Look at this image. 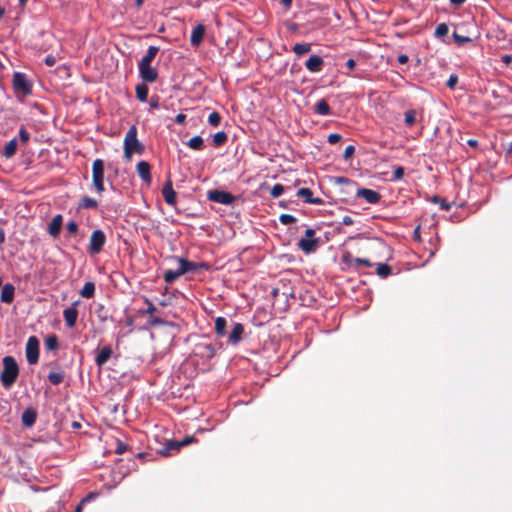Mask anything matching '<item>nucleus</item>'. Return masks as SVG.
I'll use <instances>...</instances> for the list:
<instances>
[{
	"label": "nucleus",
	"mask_w": 512,
	"mask_h": 512,
	"mask_svg": "<svg viewBox=\"0 0 512 512\" xmlns=\"http://www.w3.org/2000/svg\"><path fill=\"white\" fill-rule=\"evenodd\" d=\"M207 198L212 202L224 205H230L235 200V196L231 193L217 189L208 191Z\"/></svg>",
	"instance_id": "7"
},
{
	"label": "nucleus",
	"mask_w": 512,
	"mask_h": 512,
	"mask_svg": "<svg viewBox=\"0 0 512 512\" xmlns=\"http://www.w3.org/2000/svg\"><path fill=\"white\" fill-rule=\"evenodd\" d=\"M128 446L124 442L118 440L116 443L115 453L123 454L127 450Z\"/></svg>",
	"instance_id": "52"
},
{
	"label": "nucleus",
	"mask_w": 512,
	"mask_h": 512,
	"mask_svg": "<svg viewBox=\"0 0 512 512\" xmlns=\"http://www.w3.org/2000/svg\"><path fill=\"white\" fill-rule=\"evenodd\" d=\"M417 112L413 109L407 110L404 113V122L407 126L411 127L416 123Z\"/></svg>",
	"instance_id": "38"
},
{
	"label": "nucleus",
	"mask_w": 512,
	"mask_h": 512,
	"mask_svg": "<svg viewBox=\"0 0 512 512\" xmlns=\"http://www.w3.org/2000/svg\"><path fill=\"white\" fill-rule=\"evenodd\" d=\"M458 83V76L456 74H451L449 79L446 82V86L449 89H454Z\"/></svg>",
	"instance_id": "49"
},
{
	"label": "nucleus",
	"mask_w": 512,
	"mask_h": 512,
	"mask_svg": "<svg viewBox=\"0 0 512 512\" xmlns=\"http://www.w3.org/2000/svg\"><path fill=\"white\" fill-rule=\"evenodd\" d=\"M113 354L112 347L110 345L103 346L99 349L95 356V364L98 367H103Z\"/></svg>",
	"instance_id": "15"
},
{
	"label": "nucleus",
	"mask_w": 512,
	"mask_h": 512,
	"mask_svg": "<svg viewBox=\"0 0 512 512\" xmlns=\"http://www.w3.org/2000/svg\"><path fill=\"white\" fill-rule=\"evenodd\" d=\"M95 294V284L93 282H86L83 288L80 290V295L83 298L90 299Z\"/></svg>",
	"instance_id": "30"
},
{
	"label": "nucleus",
	"mask_w": 512,
	"mask_h": 512,
	"mask_svg": "<svg viewBox=\"0 0 512 512\" xmlns=\"http://www.w3.org/2000/svg\"><path fill=\"white\" fill-rule=\"evenodd\" d=\"M162 195H163L165 202L168 205L174 206L176 204V202H177L176 192L173 189V184L170 179H168L165 182V184L162 188Z\"/></svg>",
	"instance_id": "13"
},
{
	"label": "nucleus",
	"mask_w": 512,
	"mask_h": 512,
	"mask_svg": "<svg viewBox=\"0 0 512 512\" xmlns=\"http://www.w3.org/2000/svg\"><path fill=\"white\" fill-rule=\"evenodd\" d=\"M449 1L455 7H459L466 2V0H449Z\"/></svg>",
	"instance_id": "62"
},
{
	"label": "nucleus",
	"mask_w": 512,
	"mask_h": 512,
	"mask_svg": "<svg viewBox=\"0 0 512 512\" xmlns=\"http://www.w3.org/2000/svg\"><path fill=\"white\" fill-rule=\"evenodd\" d=\"M44 62L47 66L52 67L55 65L56 59L53 55H47Z\"/></svg>",
	"instance_id": "56"
},
{
	"label": "nucleus",
	"mask_w": 512,
	"mask_h": 512,
	"mask_svg": "<svg viewBox=\"0 0 512 512\" xmlns=\"http://www.w3.org/2000/svg\"><path fill=\"white\" fill-rule=\"evenodd\" d=\"M453 37H454L455 42L458 43L459 45H463L465 43L471 42V40H472L470 37L460 35L457 32L453 33Z\"/></svg>",
	"instance_id": "45"
},
{
	"label": "nucleus",
	"mask_w": 512,
	"mask_h": 512,
	"mask_svg": "<svg viewBox=\"0 0 512 512\" xmlns=\"http://www.w3.org/2000/svg\"><path fill=\"white\" fill-rule=\"evenodd\" d=\"M2 361L3 370L0 379L3 387L9 389L19 376V366L12 356H5Z\"/></svg>",
	"instance_id": "2"
},
{
	"label": "nucleus",
	"mask_w": 512,
	"mask_h": 512,
	"mask_svg": "<svg viewBox=\"0 0 512 512\" xmlns=\"http://www.w3.org/2000/svg\"><path fill=\"white\" fill-rule=\"evenodd\" d=\"M13 85L15 89L21 90L25 94H29L31 92V85L26 76L22 73L17 72L14 74Z\"/></svg>",
	"instance_id": "16"
},
{
	"label": "nucleus",
	"mask_w": 512,
	"mask_h": 512,
	"mask_svg": "<svg viewBox=\"0 0 512 512\" xmlns=\"http://www.w3.org/2000/svg\"><path fill=\"white\" fill-rule=\"evenodd\" d=\"M312 194L313 193L309 188H300L297 191V195L300 197H304L306 203L316 204V205H320L323 203V200L321 198H313Z\"/></svg>",
	"instance_id": "23"
},
{
	"label": "nucleus",
	"mask_w": 512,
	"mask_h": 512,
	"mask_svg": "<svg viewBox=\"0 0 512 512\" xmlns=\"http://www.w3.org/2000/svg\"><path fill=\"white\" fill-rule=\"evenodd\" d=\"M17 147L18 143L16 138L11 139L8 143H6L2 155L7 159L12 158L17 152Z\"/></svg>",
	"instance_id": "24"
},
{
	"label": "nucleus",
	"mask_w": 512,
	"mask_h": 512,
	"mask_svg": "<svg viewBox=\"0 0 512 512\" xmlns=\"http://www.w3.org/2000/svg\"><path fill=\"white\" fill-rule=\"evenodd\" d=\"M355 259H356V257H353L350 252H345L341 257L342 263L345 264L348 269L356 270Z\"/></svg>",
	"instance_id": "35"
},
{
	"label": "nucleus",
	"mask_w": 512,
	"mask_h": 512,
	"mask_svg": "<svg viewBox=\"0 0 512 512\" xmlns=\"http://www.w3.org/2000/svg\"><path fill=\"white\" fill-rule=\"evenodd\" d=\"M66 229L70 235H76L78 232V224L75 221H70L66 224Z\"/></svg>",
	"instance_id": "47"
},
{
	"label": "nucleus",
	"mask_w": 512,
	"mask_h": 512,
	"mask_svg": "<svg viewBox=\"0 0 512 512\" xmlns=\"http://www.w3.org/2000/svg\"><path fill=\"white\" fill-rule=\"evenodd\" d=\"M356 197L365 199L370 204H376L381 199V194L368 188H359L356 191Z\"/></svg>",
	"instance_id": "11"
},
{
	"label": "nucleus",
	"mask_w": 512,
	"mask_h": 512,
	"mask_svg": "<svg viewBox=\"0 0 512 512\" xmlns=\"http://www.w3.org/2000/svg\"><path fill=\"white\" fill-rule=\"evenodd\" d=\"M208 122L211 126L217 127L221 122V115L218 112L213 111L208 116Z\"/></svg>",
	"instance_id": "42"
},
{
	"label": "nucleus",
	"mask_w": 512,
	"mask_h": 512,
	"mask_svg": "<svg viewBox=\"0 0 512 512\" xmlns=\"http://www.w3.org/2000/svg\"><path fill=\"white\" fill-rule=\"evenodd\" d=\"M279 220L284 225H289L297 221V219L291 214H281Z\"/></svg>",
	"instance_id": "44"
},
{
	"label": "nucleus",
	"mask_w": 512,
	"mask_h": 512,
	"mask_svg": "<svg viewBox=\"0 0 512 512\" xmlns=\"http://www.w3.org/2000/svg\"><path fill=\"white\" fill-rule=\"evenodd\" d=\"M305 67L312 73H318L324 67V60L319 55H311L305 62Z\"/></svg>",
	"instance_id": "17"
},
{
	"label": "nucleus",
	"mask_w": 512,
	"mask_h": 512,
	"mask_svg": "<svg viewBox=\"0 0 512 512\" xmlns=\"http://www.w3.org/2000/svg\"><path fill=\"white\" fill-rule=\"evenodd\" d=\"M342 139V136L338 133H331L328 135V142L330 144H336Z\"/></svg>",
	"instance_id": "53"
},
{
	"label": "nucleus",
	"mask_w": 512,
	"mask_h": 512,
	"mask_svg": "<svg viewBox=\"0 0 512 512\" xmlns=\"http://www.w3.org/2000/svg\"><path fill=\"white\" fill-rule=\"evenodd\" d=\"M293 51L298 55H304L311 51L310 43H296L293 47Z\"/></svg>",
	"instance_id": "36"
},
{
	"label": "nucleus",
	"mask_w": 512,
	"mask_h": 512,
	"mask_svg": "<svg viewBox=\"0 0 512 512\" xmlns=\"http://www.w3.org/2000/svg\"><path fill=\"white\" fill-rule=\"evenodd\" d=\"M205 349L207 350L208 355H209L210 357L214 356V355H215V353H216L215 348H214L212 345H210V344H209V345H206V346H205Z\"/></svg>",
	"instance_id": "61"
},
{
	"label": "nucleus",
	"mask_w": 512,
	"mask_h": 512,
	"mask_svg": "<svg viewBox=\"0 0 512 512\" xmlns=\"http://www.w3.org/2000/svg\"><path fill=\"white\" fill-rule=\"evenodd\" d=\"M316 231L312 228L305 230V237L299 239L297 246L305 254L314 253L320 244V239L315 238Z\"/></svg>",
	"instance_id": "4"
},
{
	"label": "nucleus",
	"mask_w": 512,
	"mask_h": 512,
	"mask_svg": "<svg viewBox=\"0 0 512 512\" xmlns=\"http://www.w3.org/2000/svg\"><path fill=\"white\" fill-rule=\"evenodd\" d=\"M139 74L144 82H155L158 78V72L151 65H138Z\"/></svg>",
	"instance_id": "12"
},
{
	"label": "nucleus",
	"mask_w": 512,
	"mask_h": 512,
	"mask_svg": "<svg viewBox=\"0 0 512 512\" xmlns=\"http://www.w3.org/2000/svg\"><path fill=\"white\" fill-rule=\"evenodd\" d=\"M26 359L29 364H36L39 360V340L36 336H30L26 342Z\"/></svg>",
	"instance_id": "6"
},
{
	"label": "nucleus",
	"mask_w": 512,
	"mask_h": 512,
	"mask_svg": "<svg viewBox=\"0 0 512 512\" xmlns=\"http://www.w3.org/2000/svg\"><path fill=\"white\" fill-rule=\"evenodd\" d=\"M19 138L22 143H27L30 139V133L24 126H21L19 129Z\"/></svg>",
	"instance_id": "46"
},
{
	"label": "nucleus",
	"mask_w": 512,
	"mask_h": 512,
	"mask_svg": "<svg viewBox=\"0 0 512 512\" xmlns=\"http://www.w3.org/2000/svg\"><path fill=\"white\" fill-rule=\"evenodd\" d=\"M355 262H356V270L360 266H365V267H371L372 266V263L370 262V260L365 259V258H356Z\"/></svg>",
	"instance_id": "50"
},
{
	"label": "nucleus",
	"mask_w": 512,
	"mask_h": 512,
	"mask_svg": "<svg viewBox=\"0 0 512 512\" xmlns=\"http://www.w3.org/2000/svg\"><path fill=\"white\" fill-rule=\"evenodd\" d=\"M136 97L141 102H146L148 98V87L146 84L141 83L136 86Z\"/></svg>",
	"instance_id": "32"
},
{
	"label": "nucleus",
	"mask_w": 512,
	"mask_h": 512,
	"mask_svg": "<svg viewBox=\"0 0 512 512\" xmlns=\"http://www.w3.org/2000/svg\"><path fill=\"white\" fill-rule=\"evenodd\" d=\"M187 145H188L191 149H193V150H202V149H203V147H204V140H203V138H202L201 136H198V135H197V136L192 137V138L188 141Z\"/></svg>",
	"instance_id": "33"
},
{
	"label": "nucleus",
	"mask_w": 512,
	"mask_h": 512,
	"mask_svg": "<svg viewBox=\"0 0 512 512\" xmlns=\"http://www.w3.org/2000/svg\"><path fill=\"white\" fill-rule=\"evenodd\" d=\"M98 201L90 196H83L78 204V209H97Z\"/></svg>",
	"instance_id": "25"
},
{
	"label": "nucleus",
	"mask_w": 512,
	"mask_h": 512,
	"mask_svg": "<svg viewBox=\"0 0 512 512\" xmlns=\"http://www.w3.org/2000/svg\"><path fill=\"white\" fill-rule=\"evenodd\" d=\"M177 260L180 265V273H183V275L187 272H197L200 268L208 269V265L203 262L197 263V262L189 261L184 258H178Z\"/></svg>",
	"instance_id": "9"
},
{
	"label": "nucleus",
	"mask_w": 512,
	"mask_h": 512,
	"mask_svg": "<svg viewBox=\"0 0 512 512\" xmlns=\"http://www.w3.org/2000/svg\"><path fill=\"white\" fill-rule=\"evenodd\" d=\"M283 192H284V186L282 184H275L270 191V195L273 198H278L279 196L282 195Z\"/></svg>",
	"instance_id": "43"
},
{
	"label": "nucleus",
	"mask_w": 512,
	"mask_h": 512,
	"mask_svg": "<svg viewBox=\"0 0 512 512\" xmlns=\"http://www.w3.org/2000/svg\"><path fill=\"white\" fill-rule=\"evenodd\" d=\"M136 171L138 173V176L141 178V180L146 183L147 185H150L152 182V176H151V166L147 161H139L136 165Z\"/></svg>",
	"instance_id": "10"
},
{
	"label": "nucleus",
	"mask_w": 512,
	"mask_h": 512,
	"mask_svg": "<svg viewBox=\"0 0 512 512\" xmlns=\"http://www.w3.org/2000/svg\"><path fill=\"white\" fill-rule=\"evenodd\" d=\"M337 183L349 184L351 181L345 177H339L336 180Z\"/></svg>",
	"instance_id": "64"
},
{
	"label": "nucleus",
	"mask_w": 512,
	"mask_h": 512,
	"mask_svg": "<svg viewBox=\"0 0 512 512\" xmlns=\"http://www.w3.org/2000/svg\"><path fill=\"white\" fill-rule=\"evenodd\" d=\"M392 273V268L390 265L385 263H380L377 266V274L382 277L386 278Z\"/></svg>",
	"instance_id": "39"
},
{
	"label": "nucleus",
	"mask_w": 512,
	"mask_h": 512,
	"mask_svg": "<svg viewBox=\"0 0 512 512\" xmlns=\"http://www.w3.org/2000/svg\"><path fill=\"white\" fill-rule=\"evenodd\" d=\"M92 498V495H88L86 496L85 498H83L80 503L76 506L75 508V512H82V509H83V505L89 501L90 499Z\"/></svg>",
	"instance_id": "55"
},
{
	"label": "nucleus",
	"mask_w": 512,
	"mask_h": 512,
	"mask_svg": "<svg viewBox=\"0 0 512 512\" xmlns=\"http://www.w3.org/2000/svg\"><path fill=\"white\" fill-rule=\"evenodd\" d=\"M183 273H180V267L177 270H167L163 275V279L166 283L171 284L175 282Z\"/></svg>",
	"instance_id": "31"
},
{
	"label": "nucleus",
	"mask_w": 512,
	"mask_h": 512,
	"mask_svg": "<svg viewBox=\"0 0 512 512\" xmlns=\"http://www.w3.org/2000/svg\"><path fill=\"white\" fill-rule=\"evenodd\" d=\"M467 144L472 148L478 147V141L476 139H468Z\"/></svg>",
	"instance_id": "63"
},
{
	"label": "nucleus",
	"mask_w": 512,
	"mask_h": 512,
	"mask_svg": "<svg viewBox=\"0 0 512 512\" xmlns=\"http://www.w3.org/2000/svg\"><path fill=\"white\" fill-rule=\"evenodd\" d=\"M48 380L53 385H59L64 380V373L62 371H51L48 374Z\"/></svg>",
	"instance_id": "34"
},
{
	"label": "nucleus",
	"mask_w": 512,
	"mask_h": 512,
	"mask_svg": "<svg viewBox=\"0 0 512 512\" xmlns=\"http://www.w3.org/2000/svg\"><path fill=\"white\" fill-rule=\"evenodd\" d=\"M62 224H63L62 215L61 214L55 215L48 225V229H47L48 233L54 238L58 237L61 232Z\"/></svg>",
	"instance_id": "20"
},
{
	"label": "nucleus",
	"mask_w": 512,
	"mask_h": 512,
	"mask_svg": "<svg viewBox=\"0 0 512 512\" xmlns=\"http://www.w3.org/2000/svg\"><path fill=\"white\" fill-rule=\"evenodd\" d=\"M397 60L400 64H406L408 62L409 58L406 54H400L398 56Z\"/></svg>",
	"instance_id": "60"
},
{
	"label": "nucleus",
	"mask_w": 512,
	"mask_h": 512,
	"mask_svg": "<svg viewBox=\"0 0 512 512\" xmlns=\"http://www.w3.org/2000/svg\"><path fill=\"white\" fill-rule=\"evenodd\" d=\"M227 320L224 317H217L215 319V333L218 337L226 335Z\"/></svg>",
	"instance_id": "28"
},
{
	"label": "nucleus",
	"mask_w": 512,
	"mask_h": 512,
	"mask_svg": "<svg viewBox=\"0 0 512 512\" xmlns=\"http://www.w3.org/2000/svg\"><path fill=\"white\" fill-rule=\"evenodd\" d=\"M404 176V168L402 166H397L392 175V180H400Z\"/></svg>",
	"instance_id": "48"
},
{
	"label": "nucleus",
	"mask_w": 512,
	"mask_h": 512,
	"mask_svg": "<svg viewBox=\"0 0 512 512\" xmlns=\"http://www.w3.org/2000/svg\"><path fill=\"white\" fill-rule=\"evenodd\" d=\"M205 31V26L200 23L193 28L190 36V43L192 46L198 47L203 42Z\"/></svg>",
	"instance_id": "19"
},
{
	"label": "nucleus",
	"mask_w": 512,
	"mask_h": 512,
	"mask_svg": "<svg viewBox=\"0 0 512 512\" xmlns=\"http://www.w3.org/2000/svg\"><path fill=\"white\" fill-rule=\"evenodd\" d=\"M158 51L159 48L157 46H150L138 65H151V62L156 57Z\"/></svg>",
	"instance_id": "26"
},
{
	"label": "nucleus",
	"mask_w": 512,
	"mask_h": 512,
	"mask_svg": "<svg viewBox=\"0 0 512 512\" xmlns=\"http://www.w3.org/2000/svg\"><path fill=\"white\" fill-rule=\"evenodd\" d=\"M449 32V28L447 26L446 23H440L437 25L436 29H435V36L436 37H444L448 34Z\"/></svg>",
	"instance_id": "41"
},
{
	"label": "nucleus",
	"mask_w": 512,
	"mask_h": 512,
	"mask_svg": "<svg viewBox=\"0 0 512 512\" xmlns=\"http://www.w3.org/2000/svg\"><path fill=\"white\" fill-rule=\"evenodd\" d=\"M244 334V326L241 323H233L232 330L228 334V343L236 346L242 340Z\"/></svg>",
	"instance_id": "14"
},
{
	"label": "nucleus",
	"mask_w": 512,
	"mask_h": 512,
	"mask_svg": "<svg viewBox=\"0 0 512 512\" xmlns=\"http://www.w3.org/2000/svg\"><path fill=\"white\" fill-rule=\"evenodd\" d=\"M145 303L147 304V309L145 311L146 314H149V315H152L156 312V307L154 306V304L149 300V299H145Z\"/></svg>",
	"instance_id": "54"
},
{
	"label": "nucleus",
	"mask_w": 512,
	"mask_h": 512,
	"mask_svg": "<svg viewBox=\"0 0 512 512\" xmlns=\"http://www.w3.org/2000/svg\"><path fill=\"white\" fill-rule=\"evenodd\" d=\"M353 223H354V220H353V218L351 216L345 215L342 218V224L343 225L349 226V225H352Z\"/></svg>",
	"instance_id": "57"
},
{
	"label": "nucleus",
	"mask_w": 512,
	"mask_h": 512,
	"mask_svg": "<svg viewBox=\"0 0 512 512\" xmlns=\"http://www.w3.org/2000/svg\"><path fill=\"white\" fill-rule=\"evenodd\" d=\"M15 288L12 284L7 283L2 287L0 300L3 303L10 304L14 300Z\"/></svg>",
	"instance_id": "21"
},
{
	"label": "nucleus",
	"mask_w": 512,
	"mask_h": 512,
	"mask_svg": "<svg viewBox=\"0 0 512 512\" xmlns=\"http://www.w3.org/2000/svg\"><path fill=\"white\" fill-rule=\"evenodd\" d=\"M79 304H80V301L76 300V301H74L72 303V305L70 307L66 308L63 311V317H64L65 325L68 328H74L75 325H76L77 318H78L77 306Z\"/></svg>",
	"instance_id": "8"
},
{
	"label": "nucleus",
	"mask_w": 512,
	"mask_h": 512,
	"mask_svg": "<svg viewBox=\"0 0 512 512\" xmlns=\"http://www.w3.org/2000/svg\"><path fill=\"white\" fill-rule=\"evenodd\" d=\"M137 128L132 125L125 134L123 141V155L127 161H130L134 154L142 155L145 151V146L137 137Z\"/></svg>",
	"instance_id": "1"
},
{
	"label": "nucleus",
	"mask_w": 512,
	"mask_h": 512,
	"mask_svg": "<svg viewBox=\"0 0 512 512\" xmlns=\"http://www.w3.org/2000/svg\"><path fill=\"white\" fill-rule=\"evenodd\" d=\"M314 112L322 116L329 115L331 110L328 102L325 99L319 100L314 106Z\"/></svg>",
	"instance_id": "27"
},
{
	"label": "nucleus",
	"mask_w": 512,
	"mask_h": 512,
	"mask_svg": "<svg viewBox=\"0 0 512 512\" xmlns=\"http://www.w3.org/2000/svg\"><path fill=\"white\" fill-rule=\"evenodd\" d=\"M45 348L47 350L55 351L59 348V340L57 335L50 334L45 338L44 341Z\"/></svg>",
	"instance_id": "29"
},
{
	"label": "nucleus",
	"mask_w": 512,
	"mask_h": 512,
	"mask_svg": "<svg viewBox=\"0 0 512 512\" xmlns=\"http://www.w3.org/2000/svg\"><path fill=\"white\" fill-rule=\"evenodd\" d=\"M354 152H355V147L353 145L347 146L344 150L343 158L345 160H349L353 156Z\"/></svg>",
	"instance_id": "51"
},
{
	"label": "nucleus",
	"mask_w": 512,
	"mask_h": 512,
	"mask_svg": "<svg viewBox=\"0 0 512 512\" xmlns=\"http://www.w3.org/2000/svg\"><path fill=\"white\" fill-rule=\"evenodd\" d=\"M185 121H186V115L185 114L180 113V114L176 115L175 122L177 124H184Z\"/></svg>",
	"instance_id": "58"
},
{
	"label": "nucleus",
	"mask_w": 512,
	"mask_h": 512,
	"mask_svg": "<svg viewBox=\"0 0 512 512\" xmlns=\"http://www.w3.org/2000/svg\"><path fill=\"white\" fill-rule=\"evenodd\" d=\"M194 441H195V438L193 436H186L181 441H169L166 444L164 450L161 451V453H163L164 455H168L169 451H171V450L178 451L181 447L186 446Z\"/></svg>",
	"instance_id": "18"
},
{
	"label": "nucleus",
	"mask_w": 512,
	"mask_h": 512,
	"mask_svg": "<svg viewBox=\"0 0 512 512\" xmlns=\"http://www.w3.org/2000/svg\"><path fill=\"white\" fill-rule=\"evenodd\" d=\"M228 136L224 131H219L213 135V144L215 147H220L227 142Z\"/></svg>",
	"instance_id": "37"
},
{
	"label": "nucleus",
	"mask_w": 512,
	"mask_h": 512,
	"mask_svg": "<svg viewBox=\"0 0 512 512\" xmlns=\"http://www.w3.org/2000/svg\"><path fill=\"white\" fill-rule=\"evenodd\" d=\"M92 185L99 195L105 191L104 161L102 159H95L92 163Z\"/></svg>",
	"instance_id": "3"
},
{
	"label": "nucleus",
	"mask_w": 512,
	"mask_h": 512,
	"mask_svg": "<svg viewBox=\"0 0 512 512\" xmlns=\"http://www.w3.org/2000/svg\"><path fill=\"white\" fill-rule=\"evenodd\" d=\"M37 419V413L33 408H27L24 410L21 416L22 424L25 427H32Z\"/></svg>",
	"instance_id": "22"
},
{
	"label": "nucleus",
	"mask_w": 512,
	"mask_h": 512,
	"mask_svg": "<svg viewBox=\"0 0 512 512\" xmlns=\"http://www.w3.org/2000/svg\"><path fill=\"white\" fill-rule=\"evenodd\" d=\"M105 243H106L105 233L100 229L94 230L89 239V246L87 249L88 253L90 255L99 254L103 250Z\"/></svg>",
	"instance_id": "5"
},
{
	"label": "nucleus",
	"mask_w": 512,
	"mask_h": 512,
	"mask_svg": "<svg viewBox=\"0 0 512 512\" xmlns=\"http://www.w3.org/2000/svg\"><path fill=\"white\" fill-rule=\"evenodd\" d=\"M356 66V62L354 59L352 58H349L347 61H346V67L349 69V70H353Z\"/></svg>",
	"instance_id": "59"
},
{
	"label": "nucleus",
	"mask_w": 512,
	"mask_h": 512,
	"mask_svg": "<svg viewBox=\"0 0 512 512\" xmlns=\"http://www.w3.org/2000/svg\"><path fill=\"white\" fill-rule=\"evenodd\" d=\"M431 200L432 202L438 204L440 208L444 211H449L451 209V203L447 202L445 198L435 195L432 197Z\"/></svg>",
	"instance_id": "40"
}]
</instances>
